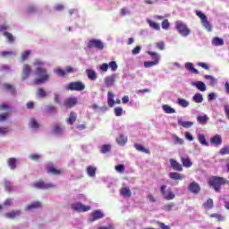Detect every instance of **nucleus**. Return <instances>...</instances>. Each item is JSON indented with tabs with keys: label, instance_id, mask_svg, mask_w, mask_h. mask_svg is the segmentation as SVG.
I'll return each mask as SVG.
<instances>
[{
	"label": "nucleus",
	"instance_id": "1",
	"mask_svg": "<svg viewBox=\"0 0 229 229\" xmlns=\"http://www.w3.org/2000/svg\"><path fill=\"white\" fill-rule=\"evenodd\" d=\"M208 185L214 189L215 192H221V187L229 185V181L225 177L211 176L208 179Z\"/></svg>",
	"mask_w": 229,
	"mask_h": 229
},
{
	"label": "nucleus",
	"instance_id": "2",
	"mask_svg": "<svg viewBox=\"0 0 229 229\" xmlns=\"http://www.w3.org/2000/svg\"><path fill=\"white\" fill-rule=\"evenodd\" d=\"M35 74L38 76V78L34 80V85H42L43 83L49 81L51 78L47 69L44 67H37Z\"/></svg>",
	"mask_w": 229,
	"mask_h": 229
},
{
	"label": "nucleus",
	"instance_id": "3",
	"mask_svg": "<svg viewBox=\"0 0 229 229\" xmlns=\"http://www.w3.org/2000/svg\"><path fill=\"white\" fill-rule=\"evenodd\" d=\"M175 30L178 31V33H179V35H181V37H189V35H191V33H192V30H191L189 29V26H187L182 21H175Z\"/></svg>",
	"mask_w": 229,
	"mask_h": 229
},
{
	"label": "nucleus",
	"instance_id": "4",
	"mask_svg": "<svg viewBox=\"0 0 229 229\" xmlns=\"http://www.w3.org/2000/svg\"><path fill=\"white\" fill-rule=\"evenodd\" d=\"M160 192L166 201H171L172 199H174L176 198V195L174 192H173V190L171 188H167V185L164 184L160 187Z\"/></svg>",
	"mask_w": 229,
	"mask_h": 229
},
{
	"label": "nucleus",
	"instance_id": "5",
	"mask_svg": "<svg viewBox=\"0 0 229 229\" xmlns=\"http://www.w3.org/2000/svg\"><path fill=\"white\" fill-rule=\"evenodd\" d=\"M85 89V83L82 81H72L66 85V90H72L75 92H81Z\"/></svg>",
	"mask_w": 229,
	"mask_h": 229
},
{
	"label": "nucleus",
	"instance_id": "6",
	"mask_svg": "<svg viewBox=\"0 0 229 229\" xmlns=\"http://www.w3.org/2000/svg\"><path fill=\"white\" fill-rule=\"evenodd\" d=\"M33 187L41 191H47L49 189H55V184L52 182H46L44 181H38L34 182Z\"/></svg>",
	"mask_w": 229,
	"mask_h": 229
},
{
	"label": "nucleus",
	"instance_id": "7",
	"mask_svg": "<svg viewBox=\"0 0 229 229\" xmlns=\"http://www.w3.org/2000/svg\"><path fill=\"white\" fill-rule=\"evenodd\" d=\"M88 47L89 49L95 48L101 51L105 48V44H103V41L99 39H91L88 42Z\"/></svg>",
	"mask_w": 229,
	"mask_h": 229
},
{
	"label": "nucleus",
	"instance_id": "8",
	"mask_svg": "<svg viewBox=\"0 0 229 229\" xmlns=\"http://www.w3.org/2000/svg\"><path fill=\"white\" fill-rule=\"evenodd\" d=\"M77 103H78L77 98H68L64 99L62 106H64L66 109H71V108H73V106H76Z\"/></svg>",
	"mask_w": 229,
	"mask_h": 229
},
{
	"label": "nucleus",
	"instance_id": "9",
	"mask_svg": "<svg viewBox=\"0 0 229 229\" xmlns=\"http://www.w3.org/2000/svg\"><path fill=\"white\" fill-rule=\"evenodd\" d=\"M71 207L75 212H89L92 208L90 206H85L81 203L72 204Z\"/></svg>",
	"mask_w": 229,
	"mask_h": 229
},
{
	"label": "nucleus",
	"instance_id": "10",
	"mask_svg": "<svg viewBox=\"0 0 229 229\" xmlns=\"http://www.w3.org/2000/svg\"><path fill=\"white\" fill-rule=\"evenodd\" d=\"M33 72V69L30 64H24L22 67V72H21V81H24V80H28L30 76H31V73Z\"/></svg>",
	"mask_w": 229,
	"mask_h": 229
},
{
	"label": "nucleus",
	"instance_id": "11",
	"mask_svg": "<svg viewBox=\"0 0 229 229\" xmlns=\"http://www.w3.org/2000/svg\"><path fill=\"white\" fill-rule=\"evenodd\" d=\"M46 170L48 174H52L53 176H60L62 174V170L55 168L54 165H47Z\"/></svg>",
	"mask_w": 229,
	"mask_h": 229
},
{
	"label": "nucleus",
	"instance_id": "12",
	"mask_svg": "<svg viewBox=\"0 0 229 229\" xmlns=\"http://www.w3.org/2000/svg\"><path fill=\"white\" fill-rule=\"evenodd\" d=\"M189 191L190 192H192V194H199V192L201 191V187L199 186V183L192 182L189 185Z\"/></svg>",
	"mask_w": 229,
	"mask_h": 229
},
{
	"label": "nucleus",
	"instance_id": "13",
	"mask_svg": "<svg viewBox=\"0 0 229 229\" xmlns=\"http://www.w3.org/2000/svg\"><path fill=\"white\" fill-rule=\"evenodd\" d=\"M105 215L101 212V210L97 209L91 213V217L89 218V221L94 223V221H98V219H103Z\"/></svg>",
	"mask_w": 229,
	"mask_h": 229
},
{
	"label": "nucleus",
	"instance_id": "14",
	"mask_svg": "<svg viewBox=\"0 0 229 229\" xmlns=\"http://www.w3.org/2000/svg\"><path fill=\"white\" fill-rule=\"evenodd\" d=\"M170 165L174 171H178L179 173H182L183 171V166L182 164H180L176 159H170Z\"/></svg>",
	"mask_w": 229,
	"mask_h": 229
},
{
	"label": "nucleus",
	"instance_id": "15",
	"mask_svg": "<svg viewBox=\"0 0 229 229\" xmlns=\"http://www.w3.org/2000/svg\"><path fill=\"white\" fill-rule=\"evenodd\" d=\"M117 78V75L115 73H113L107 77L105 78V85L106 87H112L114 83H115V79Z\"/></svg>",
	"mask_w": 229,
	"mask_h": 229
},
{
	"label": "nucleus",
	"instance_id": "16",
	"mask_svg": "<svg viewBox=\"0 0 229 229\" xmlns=\"http://www.w3.org/2000/svg\"><path fill=\"white\" fill-rule=\"evenodd\" d=\"M180 158L183 167H192V161H191L189 156H181Z\"/></svg>",
	"mask_w": 229,
	"mask_h": 229
},
{
	"label": "nucleus",
	"instance_id": "17",
	"mask_svg": "<svg viewBox=\"0 0 229 229\" xmlns=\"http://www.w3.org/2000/svg\"><path fill=\"white\" fill-rule=\"evenodd\" d=\"M210 144L213 146H221L223 144V139L220 135H215L210 139Z\"/></svg>",
	"mask_w": 229,
	"mask_h": 229
},
{
	"label": "nucleus",
	"instance_id": "18",
	"mask_svg": "<svg viewBox=\"0 0 229 229\" xmlns=\"http://www.w3.org/2000/svg\"><path fill=\"white\" fill-rule=\"evenodd\" d=\"M37 208H42V203L38 201L32 202L26 206L25 210H36Z\"/></svg>",
	"mask_w": 229,
	"mask_h": 229
},
{
	"label": "nucleus",
	"instance_id": "19",
	"mask_svg": "<svg viewBox=\"0 0 229 229\" xmlns=\"http://www.w3.org/2000/svg\"><path fill=\"white\" fill-rule=\"evenodd\" d=\"M21 210H11L10 212L5 214V217H7V219H16V217H19V216H21Z\"/></svg>",
	"mask_w": 229,
	"mask_h": 229
},
{
	"label": "nucleus",
	"instance_id": "20",
	"mask_svg": "<svg viewBox=\"0 0 229 229\" xmlns=\"http://www.w3.org/2000/svg\"><path fill=\"white\" fill-rule=\"evenodd\" d=\"M87 72V76L89 78V80H90L91 81H96V80H98V74L96 73V72L92 69H88L86 70Z\"/></svg>",
	"mask_w": 229,
	"mask_h": 229
},
{
	"label": "nucleus",
	"instance_id": "21",
	"mask_svg": "<svg viewBox=\"0 0 229 229\" xmlns=\"http://www.w3.org/2000/svg\"><path fill=\"white\" fill-rule=\"evenodd\" d=\"M78 119V114H76V113H74V112H71L70 113V115H69V117H68V119L66 120V123H68V124H71V125H72V124H74V123H76V120Z\"/></svg>",
	"mask_w": 229,
	"mask_h": 229
},
{
	"label": "nucleus",
	"instance_id": "22",
	"mask_svg": "<svg viewBox=\"0 0 229 229\" xmlns=\"http://www.w3.org/2000/svg\"><path fill=\"white\" fill-rule=\"evenodd\" d=\"M185 69L187 71H190V72H192L193 74H199V71H198V69L194 68V64L192 63H186Z\"/></svg>",
	"mask_w": 229,
	"mask_h": 229
},
{
	"label": "nucleus",
	"instance_id": "23",
	"mask_svg": "<svg viewBox=\"0 0 229 229\" xmlns=\"http://www.w3.org/2000/svg\"><path fill=\"white\" fill-rule=\"evenodd\" d=\"M107 105L108 106H114L115 105V101L114 100V98H115V95L112 91H108L107 93Z\"/></svg>",
	"mask_w": 229,
	"mask_h": 229
},
{
	"label": "nucleus",
	"instance_id": "24",
	"mask_svg": "<svg viewBox=\"0 0 229 229\" xmlns=\"http://www.w3.org/2000/svg\"><path fill=\"white\" fill-rule=\"evenodd\" d=\"M147 22L152 30H156V31H160V24H158L157 21H153L151 20H147Z\"/></svg>",
	"mask_w": 229,
	"mask_h": 229
},
{
	"label": "nucleus",
	"instance_id": "25",
	"mask_svg": "<svg viewBox=\"0 0 229 229\" xmlns=\"http://www.w3.org/2000/svg\"><path fill=\"white\" fill-rule=\"evenodd\" d=\"M120 192L122 196H124L125 198H131V190H130V188L123 187L120 190Z\"/></svg>",
	"mask_w": 229,
	"mask_h": 229
},
{
	"label": "nucleus",
	"instance_id": "26",
	"mask_svg": "<svg viewBox=\"0 0 229 229\" xmlns=\"http://www.w3.org/2000/svg\"><path fill=\"white\" fill-rule=\"evenodd\" d=\"M7 164H8L10 169H17V159L15 157L8 158Z\"/></svg>",
	"mask_w": 229,
	"mask_h": 229
},
{
	"label": "nucleus",
	"instance_id": "27",
	"mask_svg": "<svg viewBox=\"0 0 229 229\" xmlns=\"http://www.w3.org/2000/svg\"><path fill=\"white\" fill-rule=\"evenodd\" d=\"M162 109L164 110L165 114H176V110L167 104L163 105Z\"/></svg>",
	"mask_w": 229,
	"mask_h": 229
},
{
	"label": "nucleus",
	"instance_id": "28",
	"mask_svg": "<svg viewBox=\"0 0 229 229\" xmlns=\"http://www.w3.org/2000/svg\"><path fill=\"white\" fill-rule=\"evenodd\" d=\"M194 86L200 90V92H205V90H207V86L205 85V83L201 81H196L194 83Z\"/></svg>",
	"mask_w": 229,
	"mask_h": 229
},
{
	"label": "nucleus",
	"instance_id": "29",
	"mask_svg": "<svg viewBox=\"0 0 229 229\" xmlns=\"http://www.w3.org/2000/svg\"><path fill=\"white\" fill-rule=\"evenodd\" d=\"M158 62H160V57H157L154 61H148L144 63V67L149 68L153 67L154 65H158Z\"/></svg>",
	"mask_w": 229,
	"mask_h": 229
},
{
	"label": "nucleus",
	"instance_id": "30",
	"mask_svg": "<svg viewBox=\"0 0 229 229\" xmlns=\"http://www.w3.org/2000/svg\"><path fill=\"white\" fill-rule=\"evenodd\" d=\"M116 142L120 146H124V144H126V142H128V138L124 137V135H123V134H120L118 136V138L116 139Z\"/></svg>",
	"mask_w": 229,
	"mask_h": 229
},
{
	"label": "nucleus",
	"instance_id": "31",
	"mask_svg": "<svg viewBox=\"0 0 229 229\" xmlns=\"http://www.w3.org/2000/svg\"><path fill=\"white\" fill-rule=\"evenodd\" d=\"M169 177L171 180H183V175L176 172L170 173Z\"/></svg>",
	"mask_w": 229,
	"mask_h": 229
},
{
	"label": "nucleus",
	"instance_id": "32",
	"mask_svg": "<svg viewBox=\"0 0 229 229\" xmlns=\"http://www.w3.org/2000/svg\"><path fill=\"white\" fill-rule=\"evenodd\" d=\"M197 123H199V124H206L207 123H208V115L204 114L203 116H198Z\"/></svg>",
	"mask_w": 229,
	"mask_h": 229
},
{
	"label": "nucleus",
	"instance_id": "33",
	"mask_svg": "<svg viewBox=\"0 0 229 229\" xmlns=\"http://www.w3.org/2000/svg\"><path fill=\"white\" fill-rule=\"evenodd\" d=\"M202 205L204 208H206L207 210H210V208H214V200L212 199H208Z\"/></svg>",
	"mask_w": 229,
	"mask_h": 229
},
{
	"label": "nucleus",
	"instance_id": "34",
	"mask_svg": "<svg viewBox=\"0 0 229 229\" xmlns=\"http://www.w3.org/2000/svg\"><path fill=\"white\" fill-rule=\"evenodd\" d=\"M134 148L135 149H137V151H140L141 153H147V155H149V148H146L140 144H135Z\"/></svg>",
	"mask_w": 229,
	"mask_h": 229
},
{
	"label": "nucleus",
	"instance_id": "35",
	"mask_svg": "<svg viewBox=\"0 0 229 229\" xmlns=\"http://www.w3.org/2000/svg\"><path fill=\"white\" fill-rule=\"evenodd\" d=\"M177 105H179V106H182V108H187V106H189L190 103L185 98H178Z\"/></svg>",
	"mask_w": 229,
	"mask_h": 229
},
{
	"label": "nucleus",
	"instance_id": "36",
	"mask_svg": "<svg viewBox=\"0 0 229 229\" xmlns=\"http://www.w3.org/2000/svg\"><path fill=\"white\" fill-rule=\"evenodd\" d=\"M178 124L180 126H182V128H191L194 124V123H192V122H184L182 120H178Z\"/></svg>",
	"mask_w": 229,
	"mask_h": 229
},
{
	"label": "nucleus",
	"instance_id": "37",
	"mask_svg": "<svg viewBox=\"0 0 229 229\" xmlns=\"http://www.w3.org/2000/svg\"><path fill=\"white\" fill-rule=\"evenodd\" d=\"M192 99L194 103H203V95H201V93H196Z\"/></svg>",
	"mask_w": 229,
	"mask_h": 229
},
{
	"label": "nucleus",
	"instance_id": "38",
	"mask_svg": "<svg viewBox=\"0 0 229 229\" xmlns=\"http://www.w3.org/2000/svg\"><path fill=\"white\" fill-rule=\"evenodd\" d=\"M213 46H225V40L220 38H214L212 40Z\"/></svg>",
	"mask_w": 229,
	"mask_h": 229
},
{
	"label": "nucleus",
	"instance_id": "39",
	"mask_svg": "<svg viewBox=\"0 0 229 229\" xmlns=\"http://www.w3.org/2000/svg\"><path fill=\"white\" fill-rule=\"evenodd\" d=\"M4 37H5L7 38V41L10 43V44H13L14 42V38H13V35L8 31H4Z\"/></svg>",
	"mask_w": 229,
	"mask_h": 229
},
{
	"label": "nucleus",
	"instance_id": "40",
	"mask_svg": "<svg viewBox=\"0 0 229 229\" xmlns=\"http://www.w3.org/2000/svg\"><path fill=\"white\" fill-rule=\"evenodd\" d=\"M4 187L7 192H12L13 191V186H12L10 181L5 180L4 182Z\"/></svg>",
	"mask_w": 229,
	"mask_h": 229
},
{
	"label": "nucleus",
	"instance_id": "41",
	"mask_svg": "<svg viewBox=\"0 0 229 229\" xmlns=\"http://www.w3.org/2000/svg\"><path fill=\"white\" fill-rule=\"evenodd\" d=\"M198 140L202 146H208V142H207V139H205L204 134H199Z\"/></svg>",
	"mask_w": 229,
	"mask_h": 229
},
{
	"label": "nucleus",
	"instance_id": "42",
	"mask_svg": "<svg viewBox=\"0 0 229 229\" xmlns=\"http://www.w3.org/2000/svg\"><path fill=\"white\" fill-rule=\"evenodd\" d=\"M53 131L55 135H62V133H64V129L59 124H55Z\"/></svg>",
	"mask_w": 229,
	"mask_h": 229
},
{
	"label": "nucleus",
	"instance_id": "43",
	"mask_svg": "<svg viewBox=\"0 0 229 229\" xmlns=\"http://www.w3.org/2000/svg\"><path fill=\"white\" fill-rule=\"evenodd\" d=\"M202 24H203L204 28L206 30H208V31L212 30V25L210 24V21H208V18H206L204 21H202Z\"/></svg>",
	"mask_w": 229,
	"mask_h": 229
},
{
	"label": "nucleus",
	"instance_id": "44",
	"mask_svg": "<svg viewBox=\"0 0 229 229\" xmlns=\"http://www.w3.org/2000/svg\"><path fill=\"white\" fill-rule=\"evenodd\" d=\"M30 128H34L35 130L40 128V125L38 124V122L35 118H31L30 122Z\"/></svg>",
	"mask_w": 229,
	"mask_h": 229
},
{
	"label": "nucleus",
	"instance_id": "45",
	"mask_svg": "<svg viewBox=\"0 0 229 229\" xmlns=\"http://www.w3.org/2000/svg\"><path fill=\"white\" fill-rule=\"evenodd\" d=\"M209 217H215V219H216V221H218V223H221V221L225 220V218H223V216H221V214H217V213H213V214L209 215Z\"/></svg>",
	"mask_w": 229,
	"mask_h": 229
},
{
	"label": "nucleus",
	"instance_id": "46",
	"mask_svg": "<svg viewBox=\"0 0 229 229\" xmlns=\"http://www.w3.org/2000/svg\"><path fill=\"white\" fill-rule=\"evenodd\" d=\"M87 173L89 176H92V177L96 176V167L88 166Z\"/></svg>",
	"mask_w": 229,
	"mask_h": 229
},
{
	"label": "nucleus",
	"instance_id": "47",
	"mask_svg": "<svg viewBox=\"0 0 229 229\" xmlns=\"http://www.w3.org/2000/svg\"><path fill=\"white\" fill-rule=\"evenodd\" d=\"M111 149H112V146H110V145H103L101 149H100V152L103 153V154L110 153Z\"/></svg>",
	"mask_w": 229,
	"mask_h": 229
},
{
	"label": "nucleus",
	"instance_id": "48",
	"mask_svg": "<svg viewBox=\"0 0 229 229\" xmlns=\"http://www.w3.org/2000/svg\"><path fill=\"white\" fill-rule=\"evenodd\" d=\"M30 55H31V52L30 50H26L23 53H21V62H26Z\"/></svg>",
	"mask_w": 229,
	"mask_h": 229
},
{
	"label": "nucleus",
	"instance_id": "49",
	"mask_svg": "<svg viewBox=\"0 0 229 229\" xmlns=\"http://www.w3.org/2000/svg\"><path fill=\"white\" fill-rule=\"evenodd\" d=\"M161 26L163 30H167L169 28H171V23H169V20L165 19L162 21Z\"/></svg>",
	"mask_w": 229,
	"mask_h": 229
},
{
	"label": "nucleus",
	"instance_id": "50",
	"mask_svg": "<svg viewBox=\"0 0 229 229\" xmlns=\"http://www.w3.org/2000/svg\"><path fill=\"white\" fill-rule=\"evenodd\" d=\"M37 94L39 96V98H47V92H46L45 89L42 88H39L38 89Z\"/></svg>",
	"mask_w": 229,
	"mask_h": 229
},
{
	"label": "nucleus",
	"instance_id": "51",
	"mask_svg": "<svg viewBox=\"0 0 229 229\" xmlns=\"http://www.w3.org/2000/svg\"><path fill=\"white\" fill-rule=\"evenodd\" d=\"M8 117H10V112L0 114V123H3V121H6Z\"/></svg>",
	"mask_w": 229,
	"mask_h": 229
},
{
	"label": "nucleus",
	"instance_id": "52",
	"mask_svg": "<svg viewBox=\"0 0 229 229\" xmlns=\"http://www.w3.org/2000/svg\"><path fill=\"white\" fill-rule=\"evenodd\" d=\"M109 67L111 69V71H113V72H115V71H117V63L115 61H111L109 63Z\"/></svg>",
	"mask_w": 229,
	"mask_h": 229
},
{
	"label": "nucleus",
	"instance_id": "53",
	"mask_svg": "<svg viewBox=\"0 0 229 229\" xmlns=\"http://www.w3.org/2000/svg\"><path fill=\"white\" fill-rule=\"evenodd\" d=\"M196 16L199 17V19L201 20V22H203V21H206V19H208L207 15L201 13V11H196Z\"/></svg>",
	"mask_w": 229,
	"mask_h": 229
},
{
	"label": "nucleus",
	"instance_id": "54",
	"mask_svg": "<svg viewBox=\"0 0 229 229\" xmlns=\"http://www.w3.org/2000/svg\"><path fill=\"white\" fill-rule=\"evenodd\" d=\"M45 112H46V114H53V113L56 112V108L55 107V106H47Z\"/></svg>",
	"mask_w": 229,
	"mask_h": 229
},
{
	"label": "nucleus",
	"instance_id": "55",
	"mask_svg": "<svg viewBox=\"0 0 229 229\" xmlns=\"http://www.w3.org/2000/svg\"><path fill=\"white\" fill-rule=\"evenodd\" d=\"M13 55V51H4L1 53L0 56L2 58H6L8 56H12Z\"/></svg>",
	"mask_w": 229,
	"mask_h": 229
},
{
	"label": "nucleus",
	"instance_id": "56",
	"mask_svg": "<svg viewBox=\"0 0 229 229\" xmlns=\"http://www.w3.org/2000/svg\"><path fill=\"white\" fill-rule=\"evenodd\" d=\"M114 169L117 173H124V165L121 164L114 166Z\"/></svg>",
	"mask_w": 229,
	"mask_h": 229
},
{
	"label": "nucleus",
	"instance_id": "57",
	"mask_svg": "<svg viewBox=\"0 0 229 229\" xmlns=\"http://www.w3.org/2000/svg\"><path fill=\"white\" fill-rule=\"evenodd\" d=\"M114 114L116 115V117H121V115H123V107H115Z\"/></svg>",
	"mask_w": 229,
	"mask_h": 229
},
{
	"label": "nucleus",
	"instance_id": "58",
	"mask_svg": "<svg viewBox=\"0 0 229 229\" xmlns=\"http://www.w3.org/2000/svg\"><path fill=\"white\" fill-rule=\"evenodd\" d=\"M12 107H10V106L3 103V104H0V112H4L5 111H8L10 110Z\"/></svg>",
	"mask_w": 229,
	"mask_h": 229
},
{
	"label": "nucleus",
	"instance_id": "59",
	"mask_svg": "<svg viewBox=\"0 0 229 229\" xmlns=\"http://www.w3.org/2000/svg\"><path fill=\"white\" fill-rule=\"evenodd\" d=\"M4 90H10L11 92H14L15 89H13V86L12 84L5 83L4 84Z\"/></svg>",
	"mask_w": 229,
	"mask_h": 229
},
{
	"label": "nucleus",
	"instance_id": "60",
	"mask_svg": "<svg viewBox=\"0 0 229 229\" xmlns=\"http://www.w3.org/2000/svg\"><path fill=\"white\" fill-rule=\"evenodd\" d=\"M120 14L124 17V15H130V10L128 8L124 7L120 10Z\"/></svg>",
	"mask_w": 229,
	"mask_h": 229
},
{
	"label": "nucleus",
	"instance_id": "61",
	"mask_svg": "<svg viewBox=\"0 0 229 229\" xmlns=\"http://www.w3.org/2000/svg\"><path fill=\"white\" fill-rule=\"evenodd\" d=\"M220 155H229V146L222 148L220 149Z\"/></svg>",
	"mask_w": 229,
	"mask_h": 229
},
{
	"label": "nucleus",
	"instance_id": "62",
	"mask_svg": "<svg viewBox=\"0 0 229 229\" xmlns=\"http://www.w3.org/2000/svg\"><path fill=\"white\" fill-rule=\"evenodd\" d=\"M55 72L57 73L58 76H61V78H64V76L66 74L65 70L62 69L55 70Z\"/></svg>",
	"mask_w": 229,
	"mask_h": 229
},
{
	"label": "nucleus",
	"instance_id": "63",
	"mask_svg": "<svg viewBox=\"0 0 229 229\" xmlns=\"http://www.w3.org/2000/svg\"><path fill=\"white\" fill-rule=\"evenodd\" d=\"M33 65L35 67H42V65H44V62H42L40 59H36L33 63Z\"/></svg>",
	"mask_w": 229,
	"mask_h": 229
},
{
	"label": "nucleus",
	"instance_id": "64",
	"mask_svg": "<svg viewBox=\"0 0 229 229\" xmlns=\"http://www.w3.org/2000/svg\"><path fill=\"white\" fill-rule=\"evenodd\" d=\"M27 12L28 13H35V12H37V7H35L34 5H30L27 8Z\"/></svg>",
	"mask_w": 229,
	"mask_h": 229
}]
</instances>
